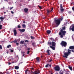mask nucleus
<instances>
[{
    "label": "nucleus",
    "mask_w": 74,
    "mask_h": 74,
    "mask_svg": "<svg viewBox=\"0 0 74 74\" xmlns=\"http://www.w3.org/2000/svg\"><path fill=\"white\" fill-rule=\"evenodd\" d=\"M66 30V27L64 26L62 28V29L60 30V31L59 32V34L61 38H63L64 36L66 35V31L64 30Z\"/></svg>",
    "instance_id": "f257e3e1"
},
{
    "label": "nucleus",
    "mask_w": 74,
    "mask_h": 74,
    "mask_svg": "<svg viewBox=\"0 0 74 74\" xmlns=\"http://www.w3.org/2000/svg\"><path fill=\"white\" fill-rule=\"evenodd\" d=\"M54 21L56 25V27H58L60 23V19H56V18H54Z\"/></svg>",
    "instance_id": "f03ea898"
},
{
    "label": "nucleus",
    "mask_w": 74,
    "mask_h": 74,
    "mask_svg": "<svg viewBox=\"0 0 74 74\" xmlns=\"http://www.w3.org/2000/svg\"><path fill=\"white\" fill-rule=\"evenodd\" d=\"M71 50L68 49V52H66L64 53V56H69V55H70L71 54Z\"/></svg>",
    "instance_id": "7ed1b4c3"
},
{
    "label": "nucleus",
    "mask_w": 74,
    "mask_h": 74,
    "mask_svg": "<svg viewBox=\"0 0 74 74\" xmlns=\"http://www.w3.org/2000/svg\"><path fill=\"white\" fill-rule=\"evenodd\" d=\"M61 45H62V47H66L67 46V42L63 41H62L61 43H60Z\"/></svg>",
    "instance_id": "20e7f679"
},
{
    "label": "nucleus",
    "mask_w": 74,
    "mask_h": 74,
    "mask_svg": "<svg viewBox=\"0 0 74 74\" xmlns=\"http://www.w3.org/2000/svg\"><path fill=\"white\" fill-rule=\"evenodd\" d=\"M54 69L55 71H59L60 70V68L59 66H56L54 67Z\"/></svg>",
    "instance_id": "39448f33"
},
{
    "label": "nucleus",
    "mask_w": 74,
    "mask_h": 74,
    "mask_svg": "<svg viewBox=\"0 0 74 74\" xmlns=\"http://www.w3.org/2000/svg\"><path fill=\"white\" fill-rule=\"evenodd\" d=\"M60 10L61 12V13H63L64 12V9L63 8V5L62 4H60Z\"/></svg>",
    "instance_id": "423d86ee"
},
{
    "label": "nucleus",
    "mask_w": 74,
    "mask_h": 74,
    "mask_svg": "<svg viewBox=\"0 0 74 74\" xmlns=\"http://www.w3.org/2000/svg\"><path fill=\"white\" fill-rule=\"evenodd\" d=\"M70 30H72V32H74V25L73 24L72 25L70 26L69 28Z\"/></svg>",
    "instance_id": "0eeeda50"
},
{
    "label": "nucleus",
    "mask_w": 74,
    "mask_h": 74,
    "mask_svg": "<svg viewBox=\"0 0 74 74\" xmlns=\"http://www.w3.org/2000/svg\"><path fill=\"white\" fill-rule=\"evenodd\" d=\"M36 60L37 62H40V57H37L36 58Z\"/></svg>",
    "instance_id": "6e6552de"
},
{
    "label": "nucleus",
    "mask_w": 74,
    "mask_h": 74,
    "mask_svg": "<svg viewBox=\"0 0 74 74\" xmlns=\"http://www.w3.org/2000/svg\"><path fill=\"white\" fill-rule=\"evenodd\" d=\"M13 32L14 33V36H16V34H17V31H16V30L15 29H14L13 30Z\"/></svg>",
    "instance_id": "1a4fd4ad"
},
{
    "label": "nucleus",
    "mask_w": 74,
    "mask_h": 74,
    "mask_svg": "<svg viewBox=\"0 0 74 74\" xmlns=\"http://www.w3.org/2000/svg\"><path fill=\"white\" fill-rule=\"evenodd\" d=\"M52 45L53 47H56V43L54 42H52Z\"/></svg>",
    "instance_id": "9d476101"
},
{
    "label": "nucleus",
    "mask_w": 74,
    "mask_h": 74,
    "mask_svg": "<svg viewBox=\"0 0 74 74\" xmlns=\"http://www.w3.org/2000/svg\"><path fill=\"white\" fill-rule=\"evenodd\" d=\"M18 30L20 31V32L21 33H22V32H24L25 31V29H20Z\"/></svg>",
    "instance_id": "9b49d317"
},
{
    "label": "nucleus",
    "mask_w": 74,
    "mask_h": 74,
    "mask_svg": "<svg viewBox=\"0 0 74 74\" xmlns=\"http://www.w3.org/2000/svg\"><path fill=\"white\" fill-rule=\"evenodd\" d=\"M34 73L35 74H40V71H35Z\"/></svg>",
    "instance_id": "f8f14e48"
},
{
    "label": "nucleus",
    "mask_w": 74,
    "mask_h": 74,
    "mask_svg": "<svg viewBox=\"0 0 74 74\" xmlns=\"http://www.w3.org/2000/svg\"><path fill=\"white\" fill-rule=\"evenodd\" d=\"M64 73V72L62 71V70H61L59 72V73L60 74H63V73Z\"/></svg>",
    "instance_id": "ddd939ff"
},
{
    "label": "nucleus",
    "mask_w": 74,
    "mask_h": 74,
    "mask_svg": "<svg viewBox=\"0 0 74 74\" xmlns=\"http://www.w3.org/2000/svg\"><path fill=\"white\" fill-rule=\"evenodd\" d=\"M49 51H50L48 49L47 50V55H51V54L49 53Z\"/></svg>",
    "instance_id": "4468645a"
},
{
    "label": "nucleus",
    "mask_w": 74,
    "mask_h": 74,
    "mask_svg": "<svg viewBox=\"0 0 74 74\" xmlns=\"http://www.w3.org/2000/svg\"><path fill=\"white\" fill-rule=\"evenodd\" d=\"M5 18V17H0V19H1V21L2 22H3V20Z\"/></svg>",
    "instance_id": "2eb2a0df"
},
{
    "label": "nucleus",
    "mask_w": 74,
    "mask_h": 74,
    "mask_svg": "<svg viewBox=\"0 0 74 74\" xmlns=\"http://www.w3.org/2000/svg\"><path fill=\"white\" fill-rule=\"evenodd\" d=\"M24 12H27V11H28V9L27 8H25L24 9Z\"/></svg>",
    "instance_id": "dca6fc26"
},
{
    "label": "nucleus",
    "mask_w": 74,
    "mask_h": 74,
    "mask_svg": "<svg viewBox=\"0 0 74 74\" xmlns=\"http://www.w3.org/2000/svg\"><path fill=\"white\" fill-rule=\"evenodd\" d=\"M50 48H51L53 50H55V47L52 46H50Z\"/></svg>",
    "instance_id": "f3484780"
},
{
    "label": "nucleus",
    "mask_w": 74,
    "mask_h": 74,
    "mask_svg": "<svg viewBox=\"0 0 74 74\" xmlns=\"http://www.w3.org/2000/svg\"><path fill=\"white\" fill-rule=\"evenodd\" d=\"M19 68V67L18 66H16L14 68L15 69H16V70H18Z\"/></svg>",
    "instance_id": "a211bd4d"
},
{
    "label": "nucleus",
    "mask_w": 74,
    "mask_h": 74,
    "mask_svg": "<svg viewBox=\"0 0 74 74\" xmlns=\"http://www.w3.org/2000/svg\"><path fill=\"white\" fill-rule=\"evenodd\" d=\"M51 32V31L50 30H48L47 31V34H50Z\"/></svg>",
    "instance_id": "6ab92c4d"
},
{
    "label": "nucleus",
    "mask_w": 74,
    "mask_h": 74,
    "mask_svg": "<svg viewBox=\"0 0 74 74\" xmlns=\"http://www.w3.org/2000/svg\"><path fill=\"white\" fill-rule=\"evenodd\" d=\"M68 68L70 69V70L71 71H72L73 69H72V66H69L68 67Z\"/></svg>",
    "instance_id": "aec40b11"
},
{
    "label": "nucleus",
    "mask_w": 74,
    "mask_h": 74,
    "mask_svg": "<svg viewBox=\"0 0 74 74\" xmlns=\"http://www.w3.org/2000/svg\"><path fill=\"white\" fill-rule=\"evenodd\" d=\"M32 45L34 46V47L35 46L36 43L34 42H33L32 43Z\"/></svg>",
    "instance_id": "412c9836"
},
{
    "label": "nucleus",
    "mask_w": 74,
    "mask_h": 74,
    "mask_svg": "<svg viewBox=\"0 0 74 74\" xmlns=\"http://www.w3.org/2000/svg\"><path fill=\"white\" fill-rule=\"evenodd\" d=\"M31 38L32 39V40H34V39H35V37L31 36Z\"/></svg>",
    "instance_id": "4be33fe9"
},
{
    "label": "nucleus",
    "mask_w": 74,
    "mask_h": 74,
    "mask_svg": "<svg viewBox=\"0 0 74 74\" xmlns=\"http://www.w3.org/2000/svg\"><path fill=\"white\" fill-rule=\"evenodd\" d=\"M51 42H50V41H49L47 43V45H51Z\"/></svg>",
    "instance_id": "5701e85b"
},
{
    "label": "nucleus",
    "mask_w": 74,
    "mask_h": 74,
    "mask_svg": "<svg viewBox=\"0 0 74 74\" xmlns=\"http://www.w3.org/2000/svg\"><path fill=\"white\" fill-rule=\"evenodd\" d=\"M22 26L23 28H25L26 27V26L25 24H23L22 25Z\"/></svg>",
    "instance_id": "b1692460"
},
{
    "label": "nucleus",
    "mask_w": 74,
    "mask_h": 74,
    "mask_svg": "<svg viewBox=\"0 0 74 74\" xmlns=\"http://www.w3.org/2000/svg\"><path fill=\"white\" fill-rule=\"evenodd\" d=\"M24 42V41H21L20 42V44H23Z\"/></svg>",
    "instance_id": "393cba45"
},
{
    "label": "nucleus",
    "mask_w": 74,
    "mask_h": 74,
    "mask_svg": "<svg viewBox=\"0 0 74 74\" xmlns=\"http://www.w3.org/2000/svg\"><path fill=\"white\" fill-rule=\"evenodd\" d=\"M21 53L23 55V56H25V52H21Z\"/></svg>",
    "instance_id": "a878e982"
},
{
    "label": "nucleus",
    "mask_w": 74,
    "mask_h": 74,
    "mask_svg": "<svg viewBox=\"0 0 74 74\" xmlns=\"http://www.w3.org/2000/svg\"><path fill=\"white\" fill-rule=\"evenodd\" d=\"M11 47V45H10L7 46V48H9L10 47Z\"/></svg>",
    "instance_id": "bb28decb"
},
{
    "label": "nucleus",
    "mask_w": 74,
    "mask_h": 74,
    "mask_svg": "<svg viewBox=\"0 0 74 74\" xmlns=\"http://www.w3.org/2000/svg\"><path fill=\"white\" fill-rule=\"evenodd\" d=\"M27 71H28V70L27 69L25 70V74H27Z\"/></svg>",
    "instance_id": "cd10ccee"
},
{
    "label": "nucleus",
    "mask_w": 74,
    "mask_h": 74,
    "mask_svg": "<svg viewBox=\"0 0 74 74\" xmlns=\"http://www.w3.org/2000/svg\"><path fill=\"white\" fill-rule=\"evenodd\" d=\"M49 64H46L45 66V67H46V68H47V67H48V66H49Z\"/></svg>",
    "instance_id": "c85d7f7f"
},
{
    "label": "nucleus",
    "mask_w": 74,
    "mask_h": 74,
    "mask_svg": "<svg viewBox=\"0 0 74 74\" xmlns=\"http://www.w3.org/2000/svg\"><path fill=\"white\" fill-rule=\"evenodd\" d=\"M51 11L49 10H47V14L48 15L49 14V12H51Z\"/></svg>",
    "instance_id": "c756f323"
},
{
    "label": "nucleus",
    "mask_w": 74,
    "mask_h": 74,
    "mask_svg": "<svg viewBox=\"0 0 74 74\" xmlns=\"http://www.w3.org/2000/svg\"><path fill=\"white\" fill-rule=\"evenodd\" d=\"M67 56H63V58H67Z\"/></svg>",
    "instance_id": "7c9ffc66"
},
{
    "label": "nucleus",
    "mask_w": 74,
    "mask_h": 74,
    "mask_svg": "<svg viewBox=\"0 0 74 74\" xmlns=\"http://www.w3.org/2000/svg\"><path fill=\"white\" fill-rule=\"evenodd\" d=\"M17 27L18 28L20 29L21 27V26L20 25H18L17 26Z\"/></svg>",
    "instance_id": "2f4dec72"
},
{
    "label": "nucleus",
    "mask_w": 74,
    "mask_h": 74,
    "mask_svg": "<svg viewBox=\"0 0 74 74\" xmlns=\"http://www.w3.org/2000/svg\"><path fill=\"white\" fill-rule=\"evenodd\" d=\"M18 40H14V41H13V42L14 43H16V42L18 41Z\"/></svg>",
    "instance_id": "473e14b6"
},
{
    "label": "nucleus",
    "mask_w": 74,
    "mask_h": 74,
    "mask_svg": "<svg viewBox=\"0 0 74 74\" xmlns=\"http://www.w3.org/2000/svg\"><path fill=\"white\" fill-rule=\"evenodd\" d=\"M14 8L13 7H12L10 8V10H11V11L12 10V8Z\"/></svg>",
    "instance_id": "72a5a7b5"
},
{
    "label": "nucleus",
    "mask_w": 74,
    "mask_h": 74,
    "mask_svg": "<svg viewBox=\"0 0 74 74\" xmlns=\"http://www.w3.org/2000/svg\"><path fill=\"white\" fill-rule=\"evenodd\" d=\"M0 49H2V46L1 45H0Z\"/></svg>",
    "instance_id": "f704fd0d"
},
{
    "label": "nucleus",
    "mask_w": 74,
    "mask_h": 74,
    "mask_svg": "<svg viewBox=\"0 0 74 74\" xmlns=\"http://www.w3.org/2000/svg\"><path fill=\"white\" fill-rule=\"evenodd\" d=\"M2 29V25H0V29Z\"/></svg>",
    "instance_id": "c9c22d12"
},
{
    "label": "nucleus",
    "mask_w": 74,
    "mask_h": 74,
    "mask_svg": "<svg viewBox=\"0 0 74 74\" xmlns=\"http://www.w3.org/2000/svg\"><path fill=\"white\" fill-rule=\"evenodd\" d=\"M38 7L39 8H40V9H42V8H41V7L39 5H38Z\"/></svg>",
    "instance_id": "e433bc0d"
},
{
    "label": "nucleus",
    "mask_w": 74,
    "mask_h": 74,
    "mask_svg": "<svg viewBox=\"0 0 74 74\" xmlns=\"http://www.w3.org/2000/svg\"><path fill=\"white\" fill-rule=\"evenodd\" d=\"M63 17H62L60 19V20L62 21V20H63Z\"/></svg>",
    "instance_id": "4c0bfd02"
},
{
    "label": "nucleus",
    "mask_w": 74,
    "mask_h": 74,
    "mask_svg": "<svg viewBox=\"0 0 74 74\" xmlns=\"http://www.w3.org/2000/svg\"><path fill=\"white\" fill-rule=\"evenodd\" d=\"M72 10L74 12V6H73L72 8Z\"/></svg>",
    "instance_id": "58836bf2"
},
{
    "label": "nucleus",
    "mask_w": 74,
    "mask_h": 74,
    "mask_svg": "<svg viewBox=\"0 0 74 74\" xmlns=\"http://www.w3.org/2000/svg\"><path fill=\"white\" fill-rule=\"evenodd\" d=\"M16 58H17V59H19V57H18V56H17L16 57Z\"/></svg>",
    "instance_id": "ea45409f"
},
{
    "label": "nucleus",
    "mask_w": 74,
    "mask_h": 74,
    "mask_svg": "<svg viewBox=\"0 0 74 74\" xmlns=\"http://www.w3.org/2000/svg\"><path fill=\"white\" fill-rule=\"evenodd\" d=\"M10 50H11L10 52H14V50H11V49H10Z\"/></svg>",
    "instance_id": "a19ab883"
},
{
    "label": "nucleus",
    "mask_w": 74,
    "mask_h": 74,
    "mask_svg": "<svg viewBox=\"0 0 74 74\" xmlns=\"http://www.w3.org/2000/svg\"><path fill=\"white\" fill-rule=\"evenodd\" d=\"M30 53V51H27V54H29Z\"/></svg>",
    "instance_id": "79ce46f5"
},
{
    "label": "nucleus",
    "mask_w": 74,
    "mask_h": 74,
    "mask_svg": "<svg viewBox=\"0 0 74 74\" xmlns=\"http://www.w3.org/2000/svg\"><path fill=\"white\" fill-rule=\"evenodd\" d=\"M29 42V40H26L25 41V42Z\"/></svg>",
    "instance_id": "37998d69"
},
{
    "label": "nucleus",
    "mask_w": 74,
    "mask_h": 74,
    "mask_svg": "<svg viewBox=\"0 0 74 74\" xmlns=\"http://www.w3.org/2000/svg\"><path fill=\"white\" fill-rule=\"evenodd\" d=\"M52 59H51L49 61V62L50 63H51V62H52Z\"/></svg>",
    "instance_id": "c03bdc74"
},
{
    "label": "nucleus",
    "mask_w": 74,
    "mask_h": 74,
    "mask_svg": "<svg viewBox=\"0 0 74 74\" xmlns=\"http://www.w3.org/2000/svg\"><path fill=\"white\" fill-rule=\"evenodd\" d=\"M6 74H10V72H7L6 73Z\"/></svg>",
    "instance_id": "a18cd8bd"
},
{
    "label": "nucleus",
    "mask_w": 74,
    "mask_h": 74,
    "mask_svg": "<svg viewBox=\"0 0 74 74\" xmlns=\"http://www.w3.org/2000/svg\"><path fill=\"white\" fill-rule=\"evenodd\" d=\"M11 13H12V14H14V12H13V11H11Z\"/></svg>",
    "instance_id": "49530a36"
},
{
    "label": "nucleus",
    "mask_w": 74,
    "mask_h": 74,
    "mask_svg": "<svg viewBox=\"0 0 74 74\" xmlns=\"http://www.w3.org/2000/svg\"><path fill=\"white\" fill-rule=\"evenodd\" d=\"M13 59L12 57H11V59H10V60H13Z\"/></svg>",
    "instance_id": "de8ad7c7"
},
{
    "label": "nucleus",
    "mask_w": 74,
    "mask_h": 74,
    "mask_svg": "<svg viewBox=\"0 0 74 74\" xmlns=\"http://www.w3.org/2000/svg\"><path fill=\"white\" fill-rule=\"evenodd\" d=\"M71 51H72V52H74V50H71Z\"/></svg>",
    "instance_id": "09e8293b"
},
{
    "label": "nucleus",
    "mask_w": 74,
    "mask_h": 74,
    "mask_svg": "<svg viewBox=\"0 0 74 74\" xmlns=\"http://www.w3.org/2000/svg\"><path fill=\"white\" fill-rule=\"evenodd\" d=\"M31 70H34V68H31Z\"/></svg>",
    "instance_id": "8fccbe9b"
},
{
    "label": "nucleus",
    "mask_w": 74,
    "mask_h": 74,
    "mask_svg": "<svg viewBox=\"0 0 74 74\" xmlns=\"http://www.w3.org/2000/svg\"><path fill=\"white\" fill-rule=\"evenodd\" d=\"M68 13H69V14H71V11H69V12Z\"/></svg>",
    "instance_id": "3c124183"
},
{
    "label": "nucleus",
    "mask_w": 74,
    "mask_h": 74,
    "mask_svg": "<svg viewBox=\"0 0 74 74\" xmlns=\"http://www.w3.org/2000/svg\"><path fill=\"white\" fill-rule=\"evenodd\" d=\"M23 23H26V22H25V21H23Z\"/></svg>",
    "instance_id": "603ef678"
},
{
    "label": "nucleus",
    "mask_w": 74,
    "mask_h": 74,
    "mask_svg": "<svg viewBox=\"0 0 74 74\" xmlns=\"http://www.w3.org/2000/svg\"><path fill=\"white\" fill-rule=\"evenodd\" d=\"M30 48H28L27 49V50H30Z\"/></svg>",
    "instance_id": "864d4df0"
},
{
    "label": "nucleus",
    "mask_w": 74,
    "mask_h": 74,
    "mask_svg": "<svg viewBox=\"0 0 74 74\" xmlns=\"http://www.w3.org/2000/svg\"><path fill=\"white\" fill-rule=\"evenodd\" d=\"M8 64H9V65H10L11 64V63L10 62H9Z\"/></svg>",
    "instance_id": "5fc2aeb1"
},
{
    "label": "nucleus",
    "mask_w": 74,
    "mask_h": 74,
    "mask_svg": "<svg viewBox=\"0 0 74 74\" xmlns=\"http://www.w3.org/2000/svg\"><path fill=\"white\" fill-rule=\"evenodd\" d=\"M31 73H32L34 74V72H33V71H31Z\"/></svg>",
    "instance_id": "6e6d98bb"
},
{
    "label": "nucleus",
    "mask_w": 74,
    "mask_h": 74,
    "mask_svg": "<svg viewBox=\"0 0 74 74\" xmlns=\"http://www.w3.org/2000/svg\"><path fill=\"white\" fill-rule=\"evenodd\" d=\"M53 8H52L51 9V11H53Z\"/></svg>",
    "instance_id": "4d7b16f0"
},
{
    "label": "nucleus",
    "mask_w": 74,
    "mask_h": 74,
    "mask_svg": "<svg viewBox=\"0 0 74 74\" xmlns=\"http://www.w3.org/2000/svg\"><path fill=\"white\" fill-rule=\"evenodd\" d=\"M50 39H51V40H52L53 39V38H50Z\"/></svg>",
    "instance_id": "13d9d810"
},
{
    "label": "nucleus",
    "mask_w": 74,
    "mask_h": 74,
    "mask_svg": "<svg viewBox=\"0 0 74 74\" xmlns=\"http://www.w3.org/2000/svg\"><path fill=\"white\" fill-rule=\"evenodd\" d=\"M16 45H19V43H16Z\"/></svg>",
    "instance_id": "bf43d9fd"
},
{
    "label": "nucleus",
    "mask_w": 74,
    "mask_h": 74,
    "mask_svg": "<svg viewBox=\"0 0 74 74\" xmlns=\"http://www.w3.org/2000/svg\"><path fill=\"white\" fill-rule=\"evenodd\" d=\"M52 41H55V40H54V39H53V38L52 39Z\"/></svg>",
    "instance_id": "052dcab7"
},
{
    "label": "nucleus",
    "mask_w": 74,
    "mask_h": 74,
    "mask_svg": "<svg viewBox=\"0 0 74 74\" xmlns=\"http://www.w3.org/2000/svg\"><path fill=\"white\" fill-rule=\"evenodd\" d=\"M51 65L50 64V65H49V67H51Z\"/></svg>",
    "instance_id": "680f3d73"
},
{
    "label": "nucleus",
    "mask_w": 74,
    "mask_h": 74,
    "mask_svg": "<svg viewBox=\"0 0 74 74\" xmlns=\"http://www.w3.org/2000/svg\"><path fill=\"white\" fill-rule=\"evenodd\" d=\"M5 1H8V0H4Z\"/></svg>",
    "instance_id": "e2e57ef3"
},
{
    "label": "nucleus",
    "mask_w": 74,
    "mask_h": 74,
    "mask_svg": "<svg viewBox=\"0 0 74 74\" xmlns=\"http://www.w3.org/2000/svg\"><path fill=\"white\" fill-rule=\"evenodd\" d=\"M7 53H8V51H7L6 52Z\"/></svg>",
    "instance_id": "0e129e2a"
},
{
    "label": "nucleus",
    "mask_w": 74,
    "mask_h": 74,
    "mask_svg": "<svg viewBox=\"0 0 74 74\" xmlns=\"http://www.w3.org/2000/svg\"><path fill=\"white\" fill-rule=\"evenodd\" d=\"M22 63H23V62H21L20 63H21V64H22Z\"/></svg>",
    "instance_id": "69168bd1"
},
{
    "label": "nucleus",
    "mask_w": 74,
    "mask_h": 74,
    "mask_svg": "<svg viewBox=\"0 0 74 74\" xmlns=\"http://www.w3.org/2000/svg\"><path fill=\"white\" fill-rule=\"evenodd\" d=\"M64 71H66V70H65V69H64Z\"/></svg>",
    "instance_id": "338daca9"
},
{
    "label": "nucleus",
    "mask_w": 74,
    "mask_h": 74,
    "mask_svg": "<svg viewBox=\"0 0 74 74\" xmlns=\"http://www.w3.org/2000/svg\"><path fill=\"white\" fill-rule=\"evenodd\" d=\"M6 12H4V14H6Z\"/></svg>",
    "instance_id": "774afa93"
}]
</instances>
